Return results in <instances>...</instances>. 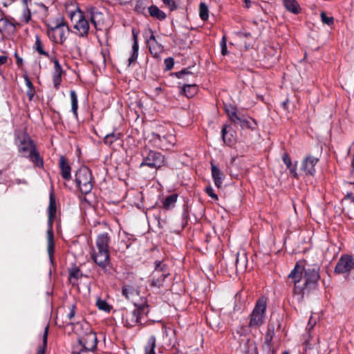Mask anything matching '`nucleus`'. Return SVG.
<instances>
[{"label":"nucleus","mask_w":354,"mask_h":354,"mask_svg":"<svg viewBox=\"0 0 354 354\" xmlns=\"http://www.w3.org/2000/svg\"><path fill=\"white\" fill-rule=\"evenodd\" d=\"M155 44V46L149 44V48L151 54H153L154 56H157L160 53H161L163 50V46L158 43Z\"/></svg>","instance_id":"obj_49"},{"label":"nucleus","mask_w":354,"mask_h":354,"mask_svg":"<svg viewBox=\"0 0 354 354\" xmlns=\"http://www.w3.org/2000/svg\"><path fill=\"white\" fill-rule=\"evenodd\" d=\"M92 260L104 272H107V266L110 263V250L97 248L92 249L91 252Z\"/></svg>","instance_id":"obj_6"},{"label":"nucleus","mask_w":354,"mask_h":354,"mask_svg":"<svg viewBox=\"0 0 354 354\" xmlns=\"http://www.w3.org/2000/svg\"><path fill=\"white\" fill-rule=\"evenodd\" d=\"M274 334V327L273 325L268 324V330L265 335V343L268 346H270L272 344V341L273 339V336Z\"/></svg>","instance_id":"obj_43"},{"label":"nucleus","mask_w":354,"mask_h":354,"mask_svg":"<svg viewBox=\"0 0 354 354\" xmlns=\"http://www.w3.org/2000/svg\"><path fill=\"white\" fill-rule=\"evenodd\" d=\"M211 171L214 185L218 188L221 187L225 177L224 174L216 165L213 164L212 162H211Z\"/></svg>","instance_id":"obj_19"},{"label":"nucleus","mask_w":354,"mask_h":354,"mask_svg":"<svg viewBox=\"0 0 354 354\" xmlns=\"http://www.w3.org/2000/svg\"><path fill=\"white\" fill-rule=\"evenodd\" d=\"M235 131L230 125L224 124L221 129V138L227 146H232L236 142Z\"/></svg>","instance_id":"obj_13"},{"label":"nucleus","mask_w":354,"mask_h":354,"mask_svg":"<svg viewBox=\"0 0 354 354\" xmlns=\"http://www.w3.org/2000/svg\"><path fill=\"white\" fill-rule=\"evenodd\" d=\"M69 271V280L72 284H75V281L73 280H78L82 278L84 274H82L81 270L78 267H73L68 270Z\"/></svg>","instance_id":"obj_32"},{"label":"nucleus","mask_w":354,"mask_h":354,"mask_svg":"<svg viewBox=\"0 0 354 354\" xmlns=\"http://www.w3.org/2000/svg\"><path fill=\"white\" fill-rule=\"evenodd\" d=\"M111 237L107 232H103L97 235L96 239V248L109 250Z\"/></svg>","instance_id":"obj_20"},{"label":"nucleus","mask_w":354,"mask_h":354,"mask_svg":"<svg viewBox=\"0 0 354 354\" xmlns=\"http://www.w3.org/2000/svg\"><path fill=\"white\" fill-rule=\"evenodd\" d=\"M131 32H132L133 44L132 46L131 55L128 59L129 66H130L131 64H133L134 62H136V60L138 59V50H139L138 38V33L136 30L135 28H132Z\"/></svg>","instance_id":"obj_18"},{"label":"nucleus","mask_w":354,"mask_h":354,"mask_svg":"<svg viewBox=\"0 0 354 354\" xmlns=\"http://www.w3.org/2000/svg\"><path fill=\"white\" fill-rule=\"evenodd\" d=\"M221 54L223 55H225L227 53V41L225 36L223 37L222 40L221 41Z\"/></svg>","instance_id":"obj_55"},{"label":"nucleus","mask_w":354,"mask_h":354,"mask_svg":"<svg viewBox=\"0 0 354 354\" xmlns=\"http://www.w3.org/2000/svg\"><path fill=\"white\" fill-rule=\"evenodd\" d=\"M234 34L240 39H248L251 37V33L249 32L238 31Z\"/></svg>","instance_id":"obj_58"},{"label":"nucleus","mask_w":354,"mask_h":354,"mask_svg":"<svg viewBox=\"0 0 354 354\" xmlns=\"http://www.w3.org/2000/svg\"><path fill=\"white\" fill-rule=\"evenodd\" d=\"M140 321L139 315H138L137 311L134 309L131 312L126 314L124 326L128 328H132L137 324H140Z\"/></svg>","instance_id":"obj_23"},{"label":"nucleus","mask_w":354,"mask_h":354,"mask_svg":"<svg viewBox=\"0 0 354 354\" xmlns=\"http://www.w3.org/2000/svg\"><path fill=\"white\" fill-rule=\"evenodd\" d=\"M182 219L183 227H184L187 224L189 219V209L187 203H185L183 205Z\"/></svg>","instance_id":"obj_48"},{"label":"nucleus","mask_w":354,"mask_h":354,"mask_svg":"<svg viewBox=\"0 0 354 354\" xmlns=\"http://www.w3.org/2000/svg\"><path fill=\"white\" fill-rule=\"evenodd\" d=\"M243 351L245 354H257V347L255 342L247 339L244 343Z\"/></svg>","instance_id":"obj_31"},{"label":"nucleus","mask_w":354,"mask_h":354,"mask_svg":"<svg viewBox=\"0 0 354 354\" xmlns=\"http://www.w3.org/2000/svg\"><path fill=\"white\" fill-rule=\"evenodd\" d=\"M153 272L155 274H170L167 266L160 261H155V269Z\"/></svg>","instance_id":"obj_39"},{"label":"nucleus","mask_w":354,"mask_h":354,"mask_svg":"<svg viewBox=\"0 0 354 354\" xmlns=\"http://www.w3.org/2000/svg\"><path fill=\"white\" fill-rule=\"evenodd\" d=\"M69 17L71 21L75 24L73 28L75 30V34L81 37H86L90 25L88 21L84 17V13L77 9L75 12H71Z\"/></svg>","instance_id":"obj_4"},{"label":"nucleus","mask_w":354,"mask_h":354,"mask_svg":"<svg viewBox=\"0 0 354 354\" xmlns=\"http://www.w3.org/2000/svg\"><path fill=\"white\" fill-rule=\"evenodd\" d=\"M354 269V257L350 254H342L339 259L334 272L337 274L348 273Z\"/></svg>","instance_id":"obj_7"},{"label":"nucleus","mask_w":354,"mask_h":354,"mask_svg":"<svg viewBox=\"0 0 354 354\" xmlns=\"http://www.w3.org/2000/svg\"><path fill=\"white\" fill-rule=\"evenodd\" d=\"M156 342V339L154 335H151L148 339L147 343L145 346V354H156L155 353Z\"/></svg>","instance_id":"obj_34"},{"label":"nucleus","mask_w":354,"mask_h":354,"mask_svg":"<svg viewBox=\"0 0 354 354\" xmlns=\"http://www.w3.org/2000/svg\"><path fill=\"white\" fill-rule=\"evenodd\" d=\"M34 48H35V50L39 54L44 55L45 57H48V59H50L51 57L50 56L48 53L46 52V50H44L42 42H41L39 35H36V37H35V43Z\"/></svg>","instance_id":"obj_36"},{"label":"nucleus","mask_w":354,"mask_h":354,"mask_svg":"<svg viewBox=\"0 0 354 354\" xmlns=\"http://www.w3.org/2000/svg\"><path fill=\"white\" fill-rule=\"evenodd\" d=\"M47 252L49 257V260L53 266H55V261L54 260L55 253V241H54V232L53 228H48L47 230Z\"/></svg>","instance_id":"obj_15"},{"label":"nucleus","mask_w":354,"mask_h":354,"mask_svg":"<svg viewBox=\"0 0 354 354\" xmlns=\"http://www.w3.org/2000/svg\"><path fill=\"white\" fill-rule=\"evenodd\" d=\"M120 244L122 245V247L124 248V249H129L131 245V243H128L127 241H122Z\"/></svg>","instance_id":"obj_63"},{"label":"nucleus","mask_w":354,"mask_h":354,"mask_svg":"<svg viewBox=\"0 0 354 354\" xmlns=\"http://www.w3.org/2000/svg\"><path fill=\"white\" fill-rule=\"evenodd\" d=\"M178 79H183L184 81L187 83H193L194 82V80L196 76L194 74L189 71V68H183L180 71L173 73Z\"/></svg>","instance_id":"obj_25"},{"label":"nucleus","mask_w":354,"mask_h":354,"mask_svg":"<svg viewBox=\"0 0 354 354\" xmlns=\"http://www.w3.org/2000/svg\"><path fill=\"white\" fill-rule=\"evenodd\" d=\"M319 270V265L308 264L305 261L295 264L288 277L295 284L294 294L298 297V301H302L306 294L317 288Z\"/></svg>","instance_id":"obj_1"},{"label":"nucleus","mask_w":354,"mask_h":354,"mask_svg":"<svg viewBox=\"0 0 354 354\" xmlns=\"http://www.w3.org/2000/svg\"><path fill=\"white\" fill-rule=\"evenodd\" d=\"M282 160L283 163L286 165L287 167H290L292 166V161L290 156L287 153H284L282 156Z\"/></svg>","instance_id":"obj_56"},{"label":"nucleus","mask_w":354,"mask_h":354,"mask_svg":"<svg viewBox=\"0 0 354 354\" xmlns=\"http://www.w3.org/2000/svg\"><path fill=\"white\" fill-rule=\"evenodd\" d=\"M75 182L83 194H89L93 187L91 171L86 166H82L76 171Z\"/></svg>","instance_id":"obj_2"},{"label":"nucleus","mask_w":354,"mask_h":354,"mask_svg":"<svg viewBox=\"0 0 354 354\" xmlns=\"http://www.w3.org/2000/svg\"><path fill=\"white\" fill-rule=\"evenodd\" d=\"M71 100V110L75 118H77L78 100L77 96L74 90L70 91Z\"/></svg>","instance_id":"obj_38"},{"label":"nucleus","mask_w":354,"mask_h":354,"mask_svg":"<svg viewBox=\"0 0 354 354\" xmlns=\"http://www.w3.org/2000/svg\"><path fill=\"white\" fill-rule=\"evenodd\" d=\"M205 192L207 194L213 199H218V196L214 192V189L212 186H208L205 188Z\"/></svg>","instance_id":"obj_57"},{"label":"nucleus","mask_w":354,"mask_h":354,"mask_svg":"<svg viewBox=\"0 0 354 354\" xmlns=\"http://www.w3.org/2000/svg\"><path fill=\"white\" fill-rule=\"evenodd\" d=\"M199 15L202 20L206 21L209 17V10L205 3L201 2L199 5Z\"/></svg>","instance_id":"obj_44"},{"label":"nucleus","mask_w":354,"mask_h":354,"mask_svg":"<svg viewBox=\"0 0 354 354\" xmlns=\"http://www.w3.org/2000/svg\"><path fill=\"white\" fill-rule=\"evenodd\" d=\"M151 137L154 140H158L161 145H162L163 142H168L169 144H173V141L174 140V138L172 135H165L162 136L160 134L154 132L151 133Z\"/></svg>","instance_id":"obj_37"},{"label":"nucleus","mask_w":354,"mask_h":354,"mask_svg":"<svg viewBox=\"0 0 354 354\" xmlns=\"http://www.w3.org/2000/svg\"><path fill=\"white\" fill-rule=\"evenodd\" d=\"M78 343L82 346L81 352L93 351L97 348V335L95 332L90 331L84 337L78 338Z\"/></svg>","instance_id":"obj_8"},{"label":"nucleus","mask_w":354,"mask_h":354,"mask_svg":"<svg viewBox=\"0 0 354 354\" xmlns=\"http://www.w3.org/2000/svg\"><path fill=\"white\" fill-rule=\"evenodd\" d=\"M319 159L312 156H308L306 157L301 166V169L305 172L306 175L313 176L315 172V165L318 162Z\"/></svg>","instance_id":"obj_11"},{"label":"nucleus","mask_w":354,"mask_h":354,"mask_svg":"<svg viewBox=\"0 0 354 354\" xmlns=\"http://www.w3.org/2000/svg\"><path fill=\"white\" fill-rule=\"evenodd\" d=\"M162 1L169 8L171 11H174L177 8V6L173 0H162Z\"/></svg>","instance_id":"obj_54"},{"label":"nucleus","mask_w":354,"mask_h":354,"mask_svg":"<svg viewBox=\"0 0 354 354\" xmlns=\"http://www.w3.org/2000/svg\"><path fill=\"white\" fill-rule=\"evenodd\" d=\"M69 31L68 26L57 28L49 27L47 30V35L52 41L62 44L66 41Z\"/></svg>","instance_id":"obj_9"},{"label":"nucleus","mask_w":354,"mask_h":354,"mask_svg":"<svg viewBox=\"0 0 354 354\" xmlns=\"http://www.w3.org/2000/svg\"><path fill=\"white\" fill-rule=\"evenodd\" d=\"M164 64L165 66V70L169 71L173 68L174 65V59L171 57H167L165 59Z\"/></svg>","instance_id":"obj_53"},{"label":"nucleus","mask_w":354,"mask_h":354,"mask_svg":"<svg viewBox=\"0 0 354 354\" xmlns=\"http://www.w3.org/2000/svg\"><path fill=\"white\" fill-rule=\"evenodd\" d=\"M234 264L237 274L243 273L246 270L248 266V257L247 254L244 250L238 252L235 254Z\"/></svg>","instance_id":"obj_12"},{"label":"nucleus","mask_w":354,"mask_h":354,"mask_svg":"<svg viewBox=\"0 0 354 354\" xmlns=\"http://www.w3.org/2000/svg\"><path fill=\"white\" fill-rule=\"evenodd\" d=\"M145 10H146V6L145 4V1L144 0H137L135 8H134V10L137 13H138L140 15H143L145 17H147Z\"/></svg>","instance_id":"obj_45"},{"label":"nucleus","mask_w":354,"mask_h":354,"mask_svg":"<svg viewBox=\"0 0 354 354\" xmlns=\"http://www.w3.org/2000/svg\"><path fill=\"white\" fill-rule=\"evenodd\" d=\"M59 167L62 177L65 180H70L71 179V167L68 160L64 156H61L59 158Z\"/></svg>","instance_id":"obj_17"},{"label":"nucleus","mask_w":354,"mask_h":354,"mask_svg":"<svg viewBox=\"0 0 354 354\" xmlns=\"http://www.w3.org/2000/svg\"><path fill=\"white\" fill-rule=\"evenodd\" d=\"M15 58H16V64H17L19 66H21V65H22V64H23V59H22V58H21V57H19V55H18L17 53H15Z\"/></svg>","instance_id":"obj_62"},{"label":"nucleus","mask_w":354,"mask_h":354,"mask_svg":"<svg viewBox=\"0 0 354 354\" xmlns=\"http://www.w3.org/2000/svg\"><path fill=\"white\" fill-rule=\"evenodd\" d=\"M24 80L26 82V85L28 87L26 94L28 97L29 100L31 101L35 94V87L28 75H24Z\"/></svg>","instance_id":"obj_40"},{"label":"nucleus","mask_w":354,"mask_h":354,"mask_svg":"<svg viewBox=\"0 0 354 354\" xmlns=\"http://www.w3.org/2000/svg\"><path fill=\"white\" fill-rule=\"evenodd\" d=\"M148 12L151 17L159 21H163L167 17V15L163 11L160 10L156 5H151L149 6L148 8Z\"/></svg>","instance_id":"obj_29"},{"label":"nucleus","mask_w":354,"mask_h":354,"mask_svg":"<svg viewBox=\"0 0 354 354\" xmlns=\"http://www.w3.org/2000/svg\"><path fill=\"white\" fill-rule=\"evenodd\" d=\"M32 146L35 145L32 140H30L29 138H28V140L24 138L23 140L21 141V143L19 146V152L23 153H30Z\"/></svg>","instance_id":"obj_33"},{"label":"nucleus","mask_w":354,"mask_h":354,"mask_svg":"<svg viewBox=\"0 0 354 354\" xmlns=\"http://www.w3.org/2000/svg\"><path fill=\"white\" fill-rule=\"evenodd\" d=\"M49 326L47 325L45 327L44 332L42 337V345L39 346L37 354H45L46 349L47 347L48 342V335Z\"/></svg>","instance_id":"obj_35"},{"label":"nucleus","mask_w":354,"mask_h":354,"mask_svg":"<svg viewBox=\"0 0 354 354\" xmlns=\"http://www.w3.org/2000/svg\"><path fill=\"white\" fill-rule=\"evenodd\" d=\"M225 109L226 113L227 114L228 117L230 118V120L232 122H234L236 120V118H237L240 115V113H237L236 108L233 106H226Z\"/></svg>","instance_id":"obj_42"},{"label":"nucleus","mask_w":354,"mask_h":354,"mask_svg":"<svg viewBox=\"0 0 354 354\" xmlns=\"http://www.w3.org/2000/svg\"><path fill=\"white\" fill-rule=\"evenodd\" d=\"M289 170H290V174L295 176V177H297V167H296V165H292V166L290 167H287Z\"/></svg>","instance_id":"obj_60"},{"label":"nucleus","mask_w":354,"mask_h":354,"mask_svg":"<svg viewBox=\"0 0 354 354\" xmlns=\"http://www.w3.org/2000/svg\"><path fill=\"white\" fill-rule=\"evenodd\" d=\"M178 195L176 193L167 196L162 201V204L160 206L161 208L165 210H169L174 207L175 204L177 201Z\"/></svg>","instance_id":"obj_28"},{"label":"nucleus","mask_w":354,"mask_h":354,"mask_svg":"<svg viewBox=\"0 0 354 354\" xmlns=\"http://www.w3.org/2000/svg\"><path fill=\"white\" fill-rule=\"evenodd\" d=\"M66 26H68V25L66 23L64 18L62 16L57 17L55 19V21H52L50 24H47L48 28H49V27H52L53 28H65Z\"/></svg>","instance_id":"obj_41"},{"label":"nucleus","mask_w":354,"mask_h":354,"mask_svg":"<svg viewBox=\"0 0 354 354\" xmlns=\"http://www.w3.org/2000/svg\"><path fill=\"white\" fill-rule=\"evenodd\" d=\"M267 299L264 297H260L257 301L254 308L250 315V327H259L264 323Z\"/></svg>","instance_id":"obj_3"},{"label":"nucleus","mask_w":354,"mask_h":354,"mask_svg":"<svg viewBox=\"0 0 354 354\" xmlns=\"http://www.w3.org/2000/svg\"><path fill=\"white\" fill-rule=\"evenodd\" d=\"M96 306L100 310L105 312H110L111 310V306L109 305V304L105 300H102L100 298L96 301Z\"/></svg>","instance_id":"obj_47"},{"label":"nucleus","mask_w":354,"mask_h":354,"mask_svg":"<svg viewBox=\"0 0 354 354\" xmlns=\"http://www.w3.org/2000/svg\"><path fill=\"white\" fill-rule=\"evenodd\" d=\"M146 155L143 156L140 167L147 166L152 169H159L165 165V156L160 152L148 150L146 151Z\"/></svg>","instance_id":"obj_5"},{"label":"nucleus","mask_w":354,"mask_h":354,"mask_svg":"<svg viewBox=\"0 0 354 354\" xmlns=\"http://www.w3.org/2000/svg\"><path fill=\"white\" fill-rule=\"evenodd\" d=\"M135 309L139 315L140 319L144 315L147 316L149 313V307L147 301L141 302L140 304H134Z\"/></svg>","instance_id":"obj_30"},{"label":"nucleus","mask_w":354,"mask_h":354,"mask_svg":"<svg viewBox=\"0 0 354 354\" xmlns=\"http://www.w3.org/2000/svg\"><path fill=\"white\" fill-rule=\"evenodd\" d=\"M233 123L234 124H239L241 129H247L252 131L255 130L257 126V123L255 120L250 117H245L242 114H240Z\"/></svg>","instance_id":"obj_14"},{"label":"nucleus","mask_w":354,"mask_h":354,"mask_svg":"<svg viewBox=\"0 0 354 354\" xmlns=\"http://www.w3.org/2000/svg\"><path fill=\"white\" fill-rule=\"evenodd\" d=\"M26 157H28L30 160L32 161L37 167H43V158L40 156L35 146L32 147L31 151H30L28 156Z\"/></svg>","instance_id":"obj_27"},{"label":"nucleus","mask_w":354,"mask_h":354,"mask_svg":"<svg viewBox=\"0 0 354 354\" xmlns=\"http://www.w3.org/2000/svg\"><path fill=\"white\" fill-rule=\"evenodd\" d=\"M24 1L26 5V8L24 10L22 17H23L24 21L27 24L31 19V13H30V9L28 7L26 0H24Z\"/></svg>","instance_id":"obj_51"},{"label":"nucleus","mask_w":354,"mask_h":354,"mask_svg":"<svg viewBox=\"0 0 354 354\" xmlns=\"http://www.w3.org/2000/svg\"><path fill=\"white\" fill-rule=\"evenodd\" d=\"M119 135L113 132L106 134L104 138V143L106 145H112L115 140L119 139Z\"/></svg>","instance_id":"obj_46"},{"label":"nucleus","mask_w":354,"mask_h":354,"mask_svg":"<svg viewBox=\"0 0 354 354\" xmlns=\"http://www.w3.org/2000/svg\"><path fill=\"white\" fill-rule=\"evenodd\" d=\"M320 17L323 24H327L328 26H331L333 24L334 18L333 17L327 16L325 12H322Z\"/></svg>","instance_id":"obj_50"},{"label":"nucleus","mask_w":354,"mask_h":354,"mask_svg":"<svg viewBox=\"0 0 354 354\" xmlns=\"http://www.w3.org/2000/svg\"><path fill=\"white\" fill-rule=\"evenodd\" d=\"M285 8L290 12L298 15L301 12V8L296 0H282Z\"/></svg>","instance_id":"obj_26"},{"label":"nucleus","mask_w":354,"mask_h":354,"mask_svg":"<svg viewBox=\"0 0 354 354\" xmlns=\"http://www.w3.org/2000/svg\"><path fill=\"white\" fill-rule=\"evenodd\" d=\"M48 228H53V223L57 214L56 199L53 191L49 196V205L48 207Z\"/></svg>","instance_id":"obj_10"},{"label":"nucleus","mask_w":354,"mask_h":354,"mask_svg":"<svg viewBox=\"0 0 354 354\" xmlns=\"http://www.w3.org/2000/svg\"><path fill=\"white\" fill-rule=\"evenodd\" d=\"M75 304H73L71 308H70V313L68 315V317L69 319H71L72 318L74 317L75 315Z\"/></svg>","instance_id":"obj_59"},{"label":"nucleus","mask_w":354,"mask_h":354,"mask_svg":"<svg viewBox=\"0 0 354 354\" xmlns=\"http://www.w3.org/2000/svg\"><path fill=\"white\" fill-rule=\"evenodd\" d=\"M17 25H19V24L11 22L7 17H2L0 19V32L14 33Z\"/></svg>","instance_id":"obj_21"},{"label":"nucleus","mask_w":354,"mask_h":354,"mask_svg":"<svg viewBox=\"0 0 354 354\" xmlns=\"http://www.w3.org/2000/svg\"><path fill=\"white\" fill-rule=\"evenodd\" d=\"M170 274H155V272H152L151 277V283L150 286L152 287L161 288L163 286L165 279L169 276Z\"/></svg>","instance_id":"obj_24"},{"label":"nucleus","mask_w":354,"mask_h":354,"mask_svg":"<svg viewBox=\"0 0 354 354\" xmlns=\"http://www.w3.org/2000/svg\"><path fill=\"white\" fill-rule=\"evenodd\" d=\"M198 91L197 85L193 83H185L180 88V93L188 98L194 97Z\"/></svg>","instance_id":"obj_22"},{"label":"nucleus","mask_w":354,"mask_h":354,"mask_svg":"<svg viewBox=\"0 0 354 354\" xmlns=\"http://www.w3.org/2000/svg\"><path fill=\"white\" fill-rule=\"evenodd\" d=\"M149 31H150V32H151V36H150L149 39H147V43H148L149 44H150V41H153L155 44H157L158 42H157V41H156V37H155V36H154V35H153V30H152L151 29H150V30H149Z\"/></svg>","instance_id":"obj_61"},{"label":"nucleus","mask_w":354,"mask_h":354,"mask_svg":"<svg viewBox=\"0 0 354 354\" xmlns=\"http://www.w3.org/2000/svg\"><path fill=\"white\" fill-rule=\"evenodd\" d=\"M352 198H354L353 196V194L351 192H348L346 195L344 196L342 201L350 199L352 201Z\"/></svg>","instance_id":"obj_64"},{"label":"nucleus","mask_w":354,"mask_h":354,"mask_svg":"<svg viewBox=\"0 0 354 354\" xmlns=\"http://www.w3.org/2000/svg\"><path fill=\"white\" fill-rule=\"evenodd\" d=\"M134 288L131 286H124L122 289V295L129 298L130 295L134 293Z\"/></svg>","instance_id":"obj_52"},{"label":"nucleus","mask_w":354,"mask_h":354,"mask_svg":"<svg viewBox=\"0 0 354 354\" xmlns=\"http://www.w3.org/2000/svg\"><path fill=\"white\" fill-rule=\"evenodd\" d=\"M50 60L54 64V72L53 75L54 87L56 89H58L62 82V75L63 73V70L57 59L55 57H50Z\"/></svg>","instance_id":"obj_16"}]
</instances>
